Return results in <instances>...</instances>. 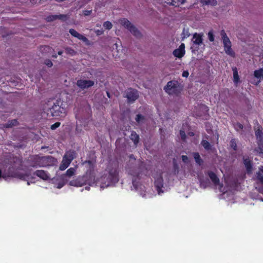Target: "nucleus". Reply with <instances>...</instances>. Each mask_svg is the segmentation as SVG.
<instances>
[{
	"mask_svg": "<svg viewBox=\"0 0 263 263\" xmlns=\"http://www.w3.org/2000/svg\"><path fill=\"white\" fill-rule=\"evenodd\" d=\"M183 89V86L177 80H171L164 87V91L169 95L178 96Z\"/></svg>",
	"mask_w": 263,
	"mask_h": 263,
	"instance_id": "nucleus-1",
	"label": "nucleus"
},
{
	"mask_svg": "<svg viewBox=\"0 0 263 263\" xmlns=\"http://www.w3.org/2000/svg\"><path fill=\"white\" fill-rule=\"evenodd\" d=\"M220 33L225 52L228 55L234 57L235 56V52L232 49V43L225 31L223 29L221 30Z\"/></svg>",
	"mask_w": 263,
	"mask_h": 263,
	"instance_id": "nucleus-2",
	"label": "nucleus"
},
{
	"mask_svg": "<svg viewBox=\"0 0 263 263\" xmlns=\"http://www.w3.org/2000/svg\"><path fill=\"white\" fill-rule=\"evenodd\" d=\"M120 24L127 29L136 37L140 38L142 36L141 32L127 18L121 19Z\"/></svg>",
	"mask_w": 263,
	"mask_h": 263,
	"instance_id": "nucleus-3",
	"label": "nucleus"
},
{
	"mask_svg": "<svg viewBox=\"0 0 263 263\" xmlns=\"http://www.w3.org/2000/svg\"><path fill=\"white\" fill-rule=\"evenodd\" d=\"M60 101H57L50 108V111L52 117H64L66 116V110L64 107L59 105Z\"/></svg>",
	"mask_w": 263,
	"mask_h": 263,
	"instance_id": "nucleus-4",
	"label": "nucleus"
},
{
	"mask_svg": "<svg viewBox=\"0 0 263 263\" xmlns=\"http://www.w3.org/2000/svg\"><path fill=\"white\" fill-rule=\"evenodd\" d=\"M139 92L136 89L128 88L125 91V95L124 97L127 98L128 103H133L139 98Z\"/></svg>",
	"mask_w": 263,
	"mask_h": 263,
	"instance_id": "nucleus-5",
	"label": "nucleus"
},
{
	"mask_svg": "<svg viewBox=\"0 0 263 263\" xmlns=\"http://www.w3.org/2000/svg\"><path fill=\"white\" fill-rule=\"evenodd\" d=\"M56 159L51 156H45L39 157V163L40 167H44L52 166L54 164Z\"/></svg>",
	"mask_w": 263,
	"mask_h": 263,
	"instance_id": "nucleus-6",
	"label": "nucleus"
},
{
	"mask_svg": "<svg viewBox=\"0 0 263 263\" xmlns=\"http://www.w3.org/2000/svg\"><path fill=\"white\" fill-rule=\"evenodd\" d=\"M107 180H108V184L116 183L119 181L118 173L115 169H111L108 172Z\"/></svg>",
	"mask_w": 263,
	"mask_h": 263,
	"instance_id": "nucleus-7",
	"label": "nucleus"
},
{
	"mask_svg": "<svg viewBox=\"0 0 263 263\" xmlns=\"http://www.w3.org/2000/svg\"><path fill=\"white\" fill-rule=\"evenodd\" d=\"M255 134L258 144L257 149L263 150V132L261 128L258 127V129L255 130Z\"/></svg>",
	"mask_w": 263,
	"mask_h": 263,
	"instance_id": "nucleus-8",
	"label": "nucleus"
},
{
	"mask_svg": "<svg viewBox=\"0 0 263 263\" xmlns=\"http://www.w3.org/2000/svg\"><path fill=\"white\" fill-rule=\"evenodd\" d=\"M76 84L79 88L84 89L92 87L94 85L95 82L92 80L80 79L77 81Z\"/></svg>",
	"mask_w": 263,
	"mask_h": 263,
	"instance_id": "nucleus-9",
	"label": "nucleus"
},
{
	"mask_svg": "<svg viewBox=\"0 0 263 263\" xmlns=\"http://www.w3.org/2000/svg\"><path fill=\"white\" fill-rule=\"evenodd\" d=\"M69 32L72 36L78 38L80 40L82 41L84 43H85L86 45H90V42L88 40V39L86 37L84 36L83 35L78 32L74 29H70L69 30Z\"/></svg>",
	"mask_w": 263,
	"mask_h": 263,
	"instance_id": "nucleus-10",
	"label": "nucleus"
},
{
	"mask_svg": "<svg viewBox=\"0 0 263 263\" xmlns=\"http://www.w3.org/2000/svg\"><path fill=\"white\" fill-rule=\"evenodd\" d=\"M185 53V45L184 43H181L179 48L175 49L173 52V54L176 58H181Z\"/></svg>",
	"mask_w": 263,
	"mask_h": 263,
	"instance_id": "nucleus-11",
	"label": "nucleus"
},
{
	"mask_svg": "<svg viewBox=\"0 0 263 263\" xmlns=\"http://www.w3.org/2000/svg\"><path fill=\"white\" fill-rule=\"evenodd\" d=\"M154 184L158 194L160 195L163 192L162 190L163 187V179L162 176H160L155 179Z\"/></svg>",
	"mask_w": 263,
	"mask_h": 263,
	"instance_id": "nucleus-12",
	"label": "nucleus"
},
{
	"mask_svg": "<svg viewBox=\"0 0 263 263\" xmlns=\"http://www.w3.org/2000/svg\"><path fill=\"white\" fill-rule=\"evenodd\" d=\"M33 174L44 181L48 180L50 179L49 174L44 170H36Z\"/></svg>",
	"mask_w": 263,
	"mask_h": 263,
	"instance_id": "nucleus-13",
	"label": "nucleus"
},
{
	"mask_svg": "<svg viewBox=\"0 0 263 263\" xmlns=\"http://www.w3.org/2000/svg\"><path fill=\"white\" fill-rule=\"evenodd\" d=\"M12 169H15L16 170H20L22 168L23 161L22 159L18 157H13L12 159Z\"/></svg>",
	"mask_w": 263,
	"mask_h": 263,
	"instance_id": "nucleus-14",
	"label": "nucleus"
},
{
	"mask_svg": "<svg viewBox=\"0 0 263 263\" xmlns=\"http://www.w3.org/2000/svg\"><path fill=\"white\" fill-rule=\"evenodd\" d=\"M10 173H11V176L12 177L18 178L22 180H27L29 178V174L28 173H22L18 172H12L10 169Z\"/></svg>",
	"mask_w": 263,
	"mask_h": 263,
	"instance_id": "nucleus-15",
	"label": "nucleus"
},
{
	"mask_svg": "<svg viewBox=\"0 0 263 263\" xmlns=\"http://www.w3.org/2000/svg\"><path fill=\"white\" fill-rule=\"evenodd\" d=\"M243 164L246 168V171L248 174H250L252 172L253 167H252V162L249 158H243Z\"/></svg>",
	"mask_w": 263,
	"mask_h": 263,
	"instance_id": "nucleus-16",
	"label": "nucleus"
},
{
	"mask_svg": "<svg viewBox=\"0 0 263 263\" xmlns=\"http://www.w3.org/2000/svg\"><path fill=\"white\" fill-rule=\"evenodd\" d=\"M57 19L65 21L67 19V15L65 14L59 15H51L47 17L46 20L47 22H52Z\"/></svg>",
	"mask_w": 263,
	"mask_h": 263,
	"instance_id": "nucleus-17",
	"label": "nucleus"
},
{
	"mask_svg": "<svg viewBox=\"0 0 263 263\" xmlns=\"http://www.w3.org/2000/svg\"><path fill=\"white\" fill-rule=\"evenodd\" d=\"M207 174L215 185H218L219 184V179L215 173L212 171H208Z\"/></svg>",
	"mask_w": 263,
	"mask_h": 263,
	"instance_id": "nucleus-18",
	"label": "nucleus"
},
{
	"mask_svg": "<svg viewBox=\"0 0 263 263\" xmlns=\"http://www.w3.org/2000/svg\"><path fill=\"white\" fill-rule=\"evenodd\" d=\"M192 40L194 44L198 46L201 45L203 43L202 35L195 33L193 35Z\"/></svg>",
	"mask_w": 263,
	"mask_h": 263,
	"instance_id": "nucleus-19",
	"label": "nucleus"
},
{
	"mask_svg": "<svg viewBox=\"0 0 263 263\" xmlns=\"http://www.w3.org/2000/svg\"><path fill=\"white\" fill-rule=\"evenodd\" d=\"M254 76L258 80L255 84L258 85L260 82V80H263V68L255 70L254 72Z\"/></svg>",
	"mask_w": 263,
	"mask_h": 263,
	"instance_id": "nucleus-20",
	"label": "nucleus"
},
{
	"mask_svg": "<svg viewBox=\"0 0 263 263\" xmlns=\"http://www.w3.org/2000/svg\"><path fill=\"white\" fill-rule=\"evenodd\" d=\"M76 153L74 151H69L66 152L63 158L71 162V161L76 158Z\"/></svg>",
	"mask_w": 263,
	"mask_h": 263,
	"instance_id": "nucleus-21",
	"label": "nucleus"
},
{
	"mask_svg": "<svg viewBox=\"0 0 263 263\" xmlns=\"http://www.w3.org/2000/svg\"><path fill=\"white\" fill-rule=\"evenodd\" d=\"M130 140L134 142V145L136 146L139 142V136L136 133L135 131H132L129 136Z\"/></svg>",
	"mask_w": 263,
	"mask_h": 263,
	"instance_id": "nucleus-22",
	"label": "nucleus"
},
{
	"mask_svg": "<svg viewBox=\"0 0 263 263\" xmlns=\"http://www.w3.org/2000/svg\"><path fill=\"white\" fill-rule=\"evenodd\" d=\"M232 71L233 74V82L235 84L237 85V84L240 82V79L237 68L236 67H233Z\"/></svg>",
	"mask_w": 263,
	"mask_h": 263,
	"instance_id": "nucleus-23",
	"label": "nucleus"
},
{
	"mask_svg": "<svg viewBox=\"0 0 263 263\" xmlns=\"http://www.w3.org/2000/svg\"><path fill=\"white\" fill-rule=\"evenodd\" d=\"M255 179L256 184H261L263 185V173L261 171H259L256 173L255 175Z\"/></svg>",
	"mask_w": 263,
	"mask_h": 263,
	"instance_id": "nucleus-24",
	"label": "nucleus"
},
{
	"mask_svg": "<svg viewBox=\"0 0 263 263\" xmlns=\"http://www.w3.org/2000/svg\"><path fill=\"white\" fill-rule=\"evenodd\" d=\"M71 162L67 160L64 158H63V160L62 161V162L59 166V169L61 171H64L66 170L70 165Z\"/></svg>",
	"mask_w": 263,
	"mask_h": 263,
	"instance_id": "nucleus-25",
	"label": "nucleus"
},
{
	"mask_svg": "<svg viewBox=\"0 0 263 263\" xmlns=\"http://www.w3.org/2000/svg\"><path fill=\"white\" fill-rule=\"evenodd\" d=\"M193 157L197 164H198L199 165H201L202 164L203 161L201 158L198 152L194 153Z\"/></svg>",
	"mask_w": 263,
	"mask_h": 263,
	"instance_id": "nucleus-26",
	"label": "nucleus"
},
{
	"mask_svg": "<svg viewBox=\"0 0 263 263\" xmlns=\"http://www.w3.org/2000/svg\"><path fill=\"white\" fill-rule=\"evenodd\" d=\"M201 3L203 5H211L215 6L217 5L216 0H200Z\"/></svg>",
	"mask_w": 263,
	"mask_h": 263,
	"instance_id": "nucleus-27",
	"label": "nucleus"
},
{
	"mask_svg": "<svg viewBox=\"0 0 263 263\" xmlns=\"http://www.w3.org/2000/svg\"><path fill=\"white\" fill-rule=\"evenodd\" d=\"M18 121L16 119H13L9 121L7 123L4 125V126L6 128H10L13 126H15L17 124Z\"/></svg>",
	"mask_w": 263,
	"mask_h": 263,
	"instance_id": "nucleus-28",
	"label": "nucleus"
},
{
	"mask_svg": "<svg viewBox=\"0 0 263 263\" xmlns=\"http://www.w3.org/2000/svg\"><path fill=\"white\" fill-rule=\"evenodd\" d=\"M201 144L206 151L211 149L212 146L211 144L206 140H202L201 142Z\"/></svg>",
	"mask_w": 263,
	"mask_h": 263,
	"instance_id": "nucleus-29",
	"label": "nucleus"
},
{
	"mask_svg": "<svg viewBox=\"0 0 263 263\" xmlns=\"http://www.w3.org/2000/svg\"><path fill=\"white\" fill-rule=\"evenodd\" d=\"M39 156H35L33 158V161L32 162V164L30 165V166L34 168H37L39 167V165H38L39 163Z\"/></svg>",
	"mask_w": 263,
	"mask_h": 263,
	"instance_id": "nucleus-30",
	"label": "nucleus"
},
{
	"mask_svg": "<svg viewBox=\"0 0 263 263\" xmlns=\"http://www.w3.org/2000/svg\"><path fill=\"white\" fill-rule=\"evenodd\" d=\"M75 171L76 170L74 168L70 167L66 171L65 175L68 177H71L74 174Z\"/></svg>",
	"mask_w": 263,
	"mask_h": 263,
	"instance_id": "nucleus-31",
	"label": "nucleus"
},
{
	"mask_svg": "<svg viewBox=\"0 0 263 263\" xmlns=\"http://www.w3.org/2000/svg\"><path fill=\"white\" fill-rule=\"evenodd\" d=\"M103 26L105 29H108V30L110 29L112 27V25L111 23L109 21L105 22L103 23Z\"/></svg>",
	"mask_w": 263,
	"mask_h": 263,
	"instance_id": "nucleus-32",
	"label": "nucleus"
},
{
	"mask_svg": "<svg viewBox=\"0 0 263 263\" xmlns=\"http://www.w3.org/2000/svg\"><path fill=\"white\" fill-rule=\"evenodd\" d=\"M230 146L234 150H237V143L235 139H232L230 141Z\"/></svg>",
	"mask_w": 263,
	"mask_h": 263,
	"instance_id": "nucleus-33",
	"label": "nucleus"
},
{
	"mask_svg": "<svg viewBox=\"0 0 263 263\" xmlns=\"http://www.w3.org/2000/svg\"><path fill=\"white\" fill-rule=\"evenodd\" d=\"M135 120H136L137 122L139 123L141 122H142L144 120V117L143 115H141V114H138L136 116Z\"/></svg>",
	"mask_w": 263,
	"mask_h": 263,
	"instance_id": "nucleus-34",
	"label": "nucleus"
},
{
	"mask_svg": "<svg viewBox=\"0 0 263 263\" xmlns=\"http://www.w3.org/2000/svg\"><path fill=\"white\" fill-rule=\"evenodd\" d=\"M234 128L237 131H239L242 130L243 128V126L242 124L239 122H237L234 125Z\"/></svg>",
	"mask_w": 263,
	"mask_h": 263,
	"instance_id": "nucleus-35",
	"label": "nucleus"
},
{
	"mask_svg": "<svg viewBox=\"0 0 263 263\" xmlns=\"http://www.w3.org/2000/svg\"><path fill=\"white\" fill-rule=\"evenodd\" d=\"M66 51L67 53H68L72 55H74L76 53V51L71 48H66Z\"/></svg>",
	"mask_w": 263,
	"mask_h": 263,
	"instance_id": "nucleus-36",
	"label": "nucleus"
},
{
	"mask_svg": "<svg viewBox=\"0 0 263 263\" xmlns=\"http://www.w3.org/2000/svg\"><path fill=\"white\" fill-rule=\"evenodd\" d=\"M179 134H180V136L181 140L182 141H185L186 138V136L184 130H180Z\"/></svg>",
	"mask_w": 263,
	"mask_h": 263,
	"instance_id": "nucleus-37",
	"label": "nucleus"
},
{
	"mask_svg": "<svg viewBox=\"0 0 263 263\" xmlns=\"http://www.w3.org/2000/svg\"><path fill=\"white\" fill-rule=\"evenodd\" d=\"M208 35L209 41L210 42H213L214 41V35L213 34V31L212 30L208 32Z\"/></svg>",
	"mask_w": 263,
	"mask_h": 263,
	"instance_id": "nucleus-38",
	"label": "nucleus"
},
{
	"mask_svg": "<svg viewBox=\"0 0 263 263\" xmlns=\"http://www.w3.org/2000/svg\"><path fill=\"white\" fill-rule=\"evenodd\" d=\"M84 163H87L89 165V169L90 170L93 169V168H94V164H93V163L92 161H91V160H86V161H85L84 162Z\"/></svg>",
	"mask_w": 263,
	"mask_h": 263,
	"instance_id": "nucleus-39",
	"label": "nucleus"
},
{
	"mask_svg": "<svg viewBox=\"0 0 263 263\" xmlns=\"http://www.w3.org/2000/svg\"><path fill=\"white\" fill-rule=\"evenodd\" d=\"M60 125H61L60 122H57L51 126L50 128L52 130H55V129L58 128L60 126Z\"/></svg>",
	"mask_w": 263,
	"mask_h": 263,
	"instance_id": "nucleus-40",
	"label": "nucleus"
},
{
	"mask_svg": "<svg viewBox=\"0 0 263 263\" xmlns=\"http://www.w3.org/2000/svg\"><path fill=\"white\" fill-rule=\"evenodd\" d=\"M51 49V48L49 46H48L45 45V46H42L41 47V50L42 51H49Z\"/></svg>",
	"mask_w": 263,
	"mask_h": 263,
	"instance_id": "nucleus-41",
	"label": "nucleus"
},
{
	"mask_svg": "<svg viewBox=\"0 0 263 263\" xmlns=\"http://www.w3.org/2000/svg\"><path fill=\"white\" fill-rule=\"evenodd\" d=\"M44 64L47 65L48 67H51L53 64L51 60H46L44 62Z\"/></svg>",
	"mask_w": 263,
	"mask_h": 263,
	"instance_id": "nucleus-42",
	"label": "nucleus"
},
{
	"mask_svg": "<svg viewBox=\"0 0 263 263\" xmlns=\"http://www.w3.org/2000/svg\"><path fill=\"white\" fill-rule=\"evenodd\" d=\"M181 159H182V161L184 162V163H187L188 161H189V158H188V157L186 155H182L181 156Z\"/></svg>",
	"mask_w": 263,
	"mask_h": 263,
	"instance_id": "nucleus-43",
	"label": "nucleus"
},
{
	"mask_svg": "<svg viewBox=\"0 0 263 263\" xmlns=\"http://www.w3.org/2000/svg\"><path fill=\"white\" fill-rule=\"evenodd\" d=\"M189 75V73L187 71H183L182 73V76L183 77L187 78Z\"/></svg>",
	"mask_w": 263,
	"mask_h": 263,
	"instance_id": "nucleus-44",
	"label": "nucleus"
},
{
	"mask_svg": "<svg viewBox=\"0 0 263 263\" xmlns=\"http://www.w3.org/2000/svg\"><path fill=\"white\" fill-rule=\"evenodd\" d=\"M95 32L97 34V35H100L103 33V31L101 30H96L95 31Z\"/></svg>",
	"mask_w": 263,
	"mask_h": 263,
	"instance_id": "nucleus-45",
	"label": "nucleus"
},
{
	"mask_svg": "<svg viewBox=\"0 0 263 263\" xmlns=\"http://www.w3.org/2000/svg\"><path fill=\"white\" fill-rule=\"evenodd\" d=\"M91 10H85L84 11V14L86 16L89 15L91 14Z\"/></svg>",
	"mask_w": 263,
	"mask_h": 263,
	"instance_id": "nucleus-46",
	"label": "nucleus"
},
{
	"mask_svg": "<svg viewBox=\"0 0 263 263\" xmlns=\"http://www.w3.org/2000/svg\"><path fill=\"white\" fill-rule=\"evenodd\" d=\"M173 1L175 3L183 4L184 3L185 0H173Z\"/></svg>",
	"mask_w": 263,
	"mask_h": 263,
	"instance_id": "nucleus-47",
	"label": "nucleus"
},
{
	"mask_svg": "<svg viewBox=\"0 0 263 263\" xmlns=\"http://www.w3.org/2000/svg\"><path fill=\"white\" fill-rule=\"evenodd\" d=\"M256 189L257 190V191L260 193L263 194V188L262 187H257V186L255 187Z\"/></svg>",
	"mask_w": 263,
	"mask_h": 263,
	"instance_id": "nucleus-48",
	"label": "nucleus"
},
{
	"mask_svg": "<svg viewBox=\"0 0 263 263\" xmlns=\"http://www.w3.org/2000/svg\"><path fill=\"white\" fill-rule=\"evenodd\" d=\"M133 185L135 186V187L137 188V185L136 183V181L134 179H133Z\"/></svg>",
	"mask_w": 263,
	"mask_h": 263,
	"instance_id": "nucleus-49",
	"label": "nucleus"
},
{
	"mask_svg": "<svg viewBox=\"0 0 263 263\" xmlns=\"http://www.w3.org/2000/svg\"><path fill=\"white\" fill-rule=\"evenodd\" d=\"M63 186V183H59L58 186V188L60 189Z\"/></svg>",
	"mask_w": 263,
	"mask_h": 263,
	"instance_id": "nucleus-50",
	"label": "nucleus"
},
{
	"mask_svg": "<svg viewBox=\"0 0 263 263\" xmlns=\"http://www.w3.org/2000/svg\"><path fill=\"white\" fill-rule=\"evenodd\" d=\"M259 170L263 173V166H260L259 167Z\"/></svg>",
	"mask_w": 263,
	"mask_h": 263,
	"instance_id": "nucleus-51",
	"label": "nucleus"
},
{
	"mask_svg": "<svg viewBox=\"0 0 263 263\" xmlns=\"http://www.w3.org/2000/svg\"><path fill=\"white\" fill-rule=\"evenodd\" d=\"M258 151L259 152V153L260 154H261V155H263V150H260V149H258Z\"/></svg>",
	"mask_w": 263,
	"mask_h": 263,
	"instance_id": "nucleus-52",
	"label": "nucleus"
},
{
	"mask_svg": "<svg viewBox=\"0 0 263 263\" xmlns=\"http://www.w3.org/2000/svg\"><path fill=\"white\" fill-rule=\"evenodd\" d=\"M129 157H130V158H131V159H135V158L134 157V156L133 154L130 155V156H129Z\"/></svg>",
	"mask_w": 263,
	"mask_h": 263,
	"instance_id": "nucleus-53",
	"label": "nucleus"
},
{
	"mask_svg": "<svg viewBox=\"0 0 263 263\" xmlns=\"http://www.w3.org/2000/svg\"><path fill=\"white\" fill-rule=\"evenodd\" d=\"M58 53L59 55H62L63 53V52L62 51H58Z\"/></svg>",
	"mask_w": 263,
	"mask_h": 263,
	"instance_id": "nucleus-54",
	"label": "nucleus"
},
{
	"mask_svg": "<svg viewBox=\"0 0 263 263\" xmlns=\"http://www.w3.org/2000/svg\"><path fill=\"white\" fill-rule=\"evenodd\" d=\"M107 96H108V97H110L109 92H107Z\"/></svg>",
	"mask_w": 263,
	"mask_h": 263,
	"instance_id": "nucleus-55",
	"label": "nucleus"
}]
</instances>
